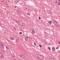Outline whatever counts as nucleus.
Instances as JSON below:
<instances>
[{"label": "nucleus", "mask_w": 60, "mask_h": 60, "mask_svg": "<svg viewBox=\"0 0 60 60\" xmlns=\"http://www.w3.org/2000/svg\"><path fill=\"white\" fill-rule=\"evenodd\" d=\"M39 59H40L43 60V57L40 55H39Z\"/></svg>", "instance_id": "2"}, {"label": "nucleus", "mask_w": 60, "mask_h": 60, "mask_svg": "<svg viewBox=\"0 0 60 60\" xmlns=\"http://www.w3.org/2000/svg\"><path fill=\"white\" fill-rule=\"evenodd\" d=\"M57 1H56V0L55 1V3H57Z\"/></svg>", "instance_id": "33"}, {"label": "nucleus", "mask_w": 60, "mask_h": 60, "mask_svg": "<svg viewBox=\"0 0 60 60\" xmlns=\"http://www.w3.org/2000/svg\"><path fill=\"white\" fill-rule=\"evenodd\" d=\"M19 23L20 24V26H24L25 25V24H24V23L22 22H19Z\"/></svg>", "instance_id": "1"}, {"label": "nucleus", "mask_w": 60, "mask_h": 60, "mask_svg": "<svg viewBox=\"0 0 60 60\" xmlns=\"http://www.w3.org/2000/svg\"><path fill=\"white\" fill-rule=\"evenodd\" d=\"M20 56L22 57H24V56H23V55H20Z\"/></svg>", "instance_id": "11"}, {"label": "nucleus", "mask_w": 60, "mask_h": 60, "mask_svg": "<svg viewBox=\"0 0 60 60\" xmlns=\"http://www.w3.org/2000/svg\"><path fill=\"white\" fill-rule=\"evenodd\" d=\"M58 4L59 5H60V2H58Z\"/></svg>", "instance_id": "19"}, {"label": "nucleus", "mask_w": 60, "mask_h": 60, "mask_svg": "<svg viewBox=\"0 0 60 60\" xmlns=\"http://www.w3.org/2000/svg\"><path fill=\"white\" fill-rule=\"evenodd\" d=\"M25 0V1H26V0Z\"/></svg>", "instance_id": "38"}, {"label": "nucleus", "mask_w": 60, "mask_h": 60, "mask_svg": "<svg viewBox=\"0 0 60 60\" xmlns=\"http://www.w3.org/2000/svg\"><path fill=\"white\" fill-rule=\"evenodd\" d=\"M49 14H50V15H51L52 13V12L51 11H50L49 12Z\"/></svg>", "instance_id": "9"}, {"label": "nucleus", "mask_w": 60, "mask_h": 60, "mask_svg": "<svg viewBox=\"0 0 60 60\" xmlns=\"http://www.w3.org/2000/svg\"><path fill=\"white\" fill-rule=\"evenodd\" d=\"M13 58H14L15 57V56H13Z\"/></svg>", "instance_id": "31"}, {"label": "nucleus", "mask_w": 60, "mask_h": 60, "mask_svg": "<svg viewBox=\"0 0 60 60\" xmlns=\"http://www.w3.org/2000/svg\"><path fill=\"white\" fill-rule=\"evenodd\" d=\"M58 43L59 44H60V42H58Z\"/></svg>", "instance_id": "35"}, {"label": "nucleus", "mask_w": 60, "mask_h": 60, "mask_svg": "<svg viewBox=\"0 0 60 60\" xmlns=\"http://www.w3.org/2000/svg\"><path fill=\"white\" fill-rule=\"evenodd\" d=\"M4 34H5V32H4Z\"/></svg>", "instance_id": "36"}, {"label": "nucleus", "mask_w": 60, "mask_h": 60, "mask_svg": "<svg viewBox=\"0 0 60 60\" xmlns=\"http://www.w3.org/2000/svg\"><path fill=\"white\" fill-rule=\"evenodd\" d=\"M4 47V45L1 44H0V47H1V48H3Z\"/></svg>", "instance_id": "4"}, {"label": "nucleus", "mask_w": 60, "mask_h": 60, "mask_svg": "<svg viewBox=\"0 0 60 60\" xmlns=\"http://www.w3.org/2000/svg\"><path fill=\"white\" fill-rule=\"evenodd\" d=\"M52 49L53 51H54L55 50V48L54 47L52 48Z\"/></svg>", "instance_id": "13"}, {"label": "nucleus", "mask_w": 60, "mask_h": 60, "mask_svg": "<svg viewBox=\"0 0 60 60\" xmlns=\"http://www.w3.org/2000/svg\"><path fill=\"white\" fill-rule=\"evenodd\" d=\"M14 29L15 30H16V28H15V27H14Z\"/></svg>", "instance_id": "29"}, {"label": "nucleus", "mask_w": 60, "mask_h": 60, "mask_svg": "<svg viewBox=\"0 0 60 60\" xmlns=\"http://www.w3.org/2000/svg\"><path fill=\"white\" fill-rule=\"evenodd\" d=\"M27 15H30V14L29 13H27Z\"/></svg>", "instance_id": "27"}, {"label": "nucleus", "mask_w": 60, "mask_h": 60, "mask_svg": "<svg viewBox=\"0 0 60 60\" xmlns=\"http://www.w3.org/2000/svg\"><path fill=\"white\" fill-rule=\"evenodd\" d=\"M48 49L49 50H50V49H51L50 48V47H48Z\"/></svg>", "instance_id": "21"}, {"label": "nucleus", "mask_w": 60, "mask_h": 60, "mask_svg": "<svg viewBox=\"0 0 60 60\" xmlns=\"http://www.w3.org/2000/svg\"><path fill=\"white\" fill-rule=\"evenodd\" d=\"M6 49H9V47H7V46L6 47Z\"/></svg>", "instance_id": "18"}, {"label": "nucleus", "mask_w": 60, "mask_h": 60, "mask_svg": "<svg viewBox=\"0 0 60 60\" xmlns=\"http://www.w3.org/2000/svg\"><path fill=\"white\" fill-rule=\"evenodd\" d=\"M34 45H36V44L35 43V42H34Z\"/></svg>", "instance_id": "23"}, {"label": "nucleus", "mask_w": 60, "mask_h": 60, "mask_svg": "<svg viewBox=\"0 0 60 60\" xmlns=\"http://www.w3.org/2000/svg\"><path fill=\"white\" fill-rule=\"evenodd\" d=\"M6 2L7 3H8L9 2V0H7L6 1Z\"/></svg>", "instance_id": "14"}, {"label": "nucleus", "mask_w": 60, "mask_h": 60, "mask_svg": "<svg viewBox=\"0 0 60 60\" xmlns=\"http://www.w3.org/2000/svg\"><path fill=\"white\" fill-rule=\"evenodd\" d=\"M8 13H9V12H8Z\"/></svg>", "instance_id": "37"}, {"label": "nucleus", "mask_w": 60, "mask_h": 60, "mask_svg": "<svg viewBox=\"0 0 60 60\" xmlns=\"http://www.w3.org/2000/svg\"><path fill=\"white\" fill-rule=\"evenodd\" d=\"M40 56V55H35V57L36 58L38 57V58H39V56Z\"/></svg>", "instance_id": "5"}, {"label": "nucleus", "mask_w": 60, "mask_h": 60, "mask_svg": "<svg viewBox=\"0 0 60 60\" xmlns=\"http://www.w3.org/2000/svg\"><path fill=\"white\" fill-rule=\"evenodd\" d=\"M50 60H54V59L52 58H51L50 59Z\"/></svg>", "instance_id": "20"}, {"label": "nucleus", "mask_w": 60, "mask_h": 60, "mask_svg": "<svg viewBox=\"0 0 60 60\" xmlns=\"http://www.w3.org/2000/svg\"><path fill=\"white\" fill-rule=\"evenodd\" d=\"M2 56H3V55H2V54H0V57H2Z\"/></svg>", "instance_id": "15"}, {"label": "nucleus", "mask_w": 60, "mask_h": 60, "mask_svg": "<svg viewBox=\"0 0 60 60\" xmlns=\"http://www.w3.org/2000/svg\"><path fill=\"white\" fill-rule=\"evenodd\" d=\"M58 49V47H56V49Z\"/></svg>", "instance_id": "32"}, {"label": "nucleus", "mask_w": 60, "mask_h": 60, "mask_svg": "<svg viewBox=\"0 0 60 60\" xmlns=\"http://www.w3.org/2000/svg\"><path fill=\"white\" fill-rule=\"evenodd\" d=\"M55 25H56V26H58V23H57V22L55 23Z\"/></svg>", "instance_id": "12"}, {"label": "nucleus", "mask_w": 60, "mask_h": 60, "mask_svg": "<svg viewBox=\"0 0 60 60\" xmlns=\"http://www.w3.org/2000/svg\"><path fill=\"white\" fill-rule=\"evenodd\" d=\"M39 19H41V18L40 17H39Z\"/></svg>", "instance_id": "28"}, {"label": "nucleus", "mask_w": 60, "mask_h": 60, "mask_svg": "<svg viewBox=\"0 0 60 60\" xmlns=\"http://www.w3.org/2000/svg\"><path fill=\"white\" fill-rule=\"evenodd\" d=\"M10 39H11V40H13V38H11V37L10 38Z\"/></svg>", "instance_id": "25"}, {"label": "nucleus", "mask_w": 60, "mask_h": 60, "mask_svg": "<svg viewBox=\"0 0 60 60\" xmlns=\"http://www.w3.org/2000/svg\"><path fill=\"white\" fill-rule=\"evenodd\" d=\"M13 38V40H15L14 38Z\"/></svg>", "instance_id": "30"}, {"label": "nucleus", "mask_w": 60, "mask_h": 60, "mask_svg": "<svg viewBox=\"0 0 60 60\" xmlns=\"http://www.w3.org/2000/svg\"><path fill=\"white\" fill-rule=\"evenodd\" d=\"M32 31L33 33H34V34L35 33V31H34V30H32Z\"/></svg>", "instance_id": "10"}, {"label": "nucleus", "mask_w": 60, "mask_h": 60, "mask_svg": "<svg viewBox=\"0 0 60 60\" xmlns=\"http://www.w3.org/2000/svg\"><path fill=\"white\" fill-rule=\"evenodd\" d=\"M45 35H46V36H47L48 35V34L46 33L45 34Z\"/></svg>", "instance_id": "17"}, {"label": "nucleus", "mask_w": 60, "mask_h": 60, "mask_svg": "<svg viewBox=\"0 0 60 60\" xmlns=\"http://www.w3.org/2000/svg\"><path fill=\"white\" fill-rule=\"evenodd\" d=\"M18 1H15V4H17L18 3Z\"/></svg>", "instance_id": "8"}, {"label": "nucleus", "mask_w": 60, "mask_h": 60, "mask_svg": "<svg viewBox=\"0 0 60 60\" xmlns=\"http://www.w3.org/2000/svg\"><path fill=\"white\" fill-rule=\"evenodd\" d=\"M25 40L26 41H27L28 40V38H27V37H25Z\"/></svg>", "instance_id": "7"}, {"label": "nucleus", "mask_w": 60, "mask_h": 60, "mask_svg": "<svg viewBox=\"0 0 60 60\" xmlns=\"http://www.w3.org/2000/svg\"><path fill=\"white\" fill-rule=\"evenodd\" d=\"M16 41H17V42H18V41H19V39H17L16 40Z\"/></svg>", "instance_id": "22"}, {"label": "nucleus", "mask_w": 60, "mask_h": 60, "mask_svg": "<svg viewBox=\"0 0 60 60\" xmlns=\"http://www.w3.org/2000/svg\"><path fill=\"white\" fill-rule=\"evenodd\" d=\"M25 9H26V10H27V8H25Z\"/></svg>", "instance_id": "34"}, {"label": "nucleus", "mask_w": 60, "mask_h": 60, "mask_svg": "<svg viewBox=\"0 0 60 60\" xmlns=\"http://www.w3.org/2000/svg\"><path fill=\"white\" fill-rule=\"evenodd\" d=\"M49 24H51V23H52V22L51 21H50L49 22Z\"/></svg>", "instance_id": "16"}, {"label": "nucleus", "mask_w": 60, "mask_h": 60, "mask_svg": "<svg viewBox=\"0 0 60 60\" xmlns=\"http://www.w3.org/2000/svg\"><path fill=\"white\" fill-rule=\"evenodd\" d=\"M17 12L18 14H22V12H21V11H17Z\"/></svg>", "instance_id": "3"}, {"label": "nucleus", "mask_w": 60, "mask_h": 60, "mask_svg": "<svg viewBox=\"0 0 60 60\" xmlns=\"http://www.w3.org/2000/svg\"><path fill=\"white\" fill-rule=\"evenodd\" d=\"M19 34H22V32H20L19 33Z\"/></svg>", "instance_id": "26"}, {"label": "nucleus", "mask_w": 60, "mask_h": 60, "mask_svg": "<svg viewBox=\"0 0 60 60\" xmlns=\"http://www.w3.org/2000/svg\"><path fill=\"white\" fill-rule=\"evenodd\" d=\"M53 22L55 24V23H56L57 22H56V20H54L53 21Z\"/></svg>", "instance_id": "6"}, {"label": "nucleus", "mask_w": 60, "mask_h": 60, "mask_svg": "<svg viewBox=\"0 0 60 60\" xmlns=\"http://www.w3.org/2000/svg\"><path fill=\"white\" fill-rule=\"evenodd\" d=\"M39 46H40V47H42V46H41V45H39Z\"/></svg>", "instance_id": "24"}]
</instances>
